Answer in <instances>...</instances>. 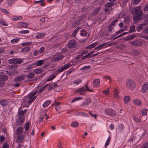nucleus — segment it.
Wrapping results in <instances>:
<instances>
[{
	"label": "nucleus",
	"mask_w": 148,
	"mask_h": 148,
	"mask_svg": "<svg viewBox=\"0 0 148 148\" xmlns=\"http://www.w3.org/2000/svg\"><path fill=\"white\" fill-rule=\"evenodd\" d=\"M37 92V90L34 92H32L29 94L27 96L26 100L28 103H31L33 102L37 97V96H35Z\"/></svg>",
	"instance_id": "f257e3e1"
},
{
	"label": "nucleus",
	"mask_w": 148,
	"mask_h": 148,
	"mask_svg": "<svg viewBox=\"0 0 148 148\" xmlns=\"http://www.w3.org/2000/svg\"><path fill=\"white\" fill-rule=\"evenodd\" d=\"M77 46L76 41L74 40L70 41L68 43V47L70 49V51L72 52L76 50V47Z\"/></svg>",
	"instance_id": "f03ea898"
},
{
	"label": "nucleus",
	"mask_w": 148,
	"mask_h": 148,
	"mask_svg": "<svg viewBox=\"0 0 148 148\" xmlns=\"http://www.w3.org/2000/svg\"><path fill=\"white\" fill-rule=\"evenodd\" d=\"M86 90L90 92H92L93 91L90 90L88 87V84H86L84 86L79 88L76 91V92L79 93V95H81L83 94V93L85 92Z\"/></svg>",
	"instance_id": "7ed1b4c3"
},
{
	"label": "nucleus",
	"mask_w": 148,
	"mask_h": 148,
	"mask_svg": "<svg viewBox=\"0 0 148 148\" xmlns=\"http://www.w3.org/2000/svg\"><path fill=\"white\" fill-rule=\"evenodd\" d=\"M132 14L134 15L140 14L142 15V11L141 10V8L138 6L136 8H134L132 9Z\"/></svg>",
	"instance_id": "20e7f679"
},
{
	"label": "nucleus",
	"mask_w": 148,
	"mask_h": 148,
	"mask_svg": "<svg viewBox=\"0 0 148 148\" xmlns=\"http://www.w3.org/2000/svg\"><path fill=\"white\" fill-rule=\"evenodd\" d=\"M105 112L107 114L112 116H115L116 114V112L114 110L110 108L106 109Z\"/></svg>",
	"instance_id": "39448f33"
},
{
	"label": "nucleus",
	"mask_w": 148,
	"mask_h": 148,
	"mask_svg": "<svg viewBox=\"0 0 148 148\" xmlns=\"http://www.w3.org/2000/svg\"><path fill=\"white\" fill-rule=\"evenodd\" d=\"M70 66V64H67L64 65L63 66L57 70V71L58 73L62 72L64 70L67 69Z\"/></svg>",
	"instance_id": "423d86ee"
},
{
	"label": "nucleus",
	"mask_w": 148,
	"mask_h": 148,
	"mask_svg": "<svg viewBox=\"0 0 148 148\" xmlns=\"http://www.w3.org/2000/svg\"><path fill=\"white\" fill-rule=\"evenodd\" d=\"M148 90V82H146L143 84L141 90L143 93L146 92Z\"/></svg>",
	"instance_id": "0eeeda50"
},
{
	"label": "nucleus",
	"mask_w": 148,
	"mask_h": 148,
	"mask_svg": "<svg viewBox=\"0 0 148 148\" xmlns=\"http://www.w3.org/2000/svg\"><path fill=\"white\" fill-rule=\"evenodd\" d=\"M27 110H25L23 111H19L18 112V115L19 118H23L24 119V115L26 113Z\"/></svg>",
	"instance_id": "6e6552de"
},
{
	"label": "nucleus",
	"mask_w": 148,
	"mask_h": 148,
	"mask_svg": "<svg viewBox=\"0 0 148 148\" xmlns=\"http://www.w3.org/2000/svg\"><path fill=\"white\" fill-rule=\"evenodd\" d=\"M25 77V75H23L20 76L18 77L15 78L14 79V81L16 82H18L23 80Z\"/></svg>",
	"instance_id": "1a4fd4ad"
},
{
	"label": "nucleus",
	"mask_w": 148,
	"mask_h": 148,
	"mask_svg": "<svg viewBox=\"0 0 148 148\" xmlns=\"http://www.w3.org/2000/svg\"><path fill=\"white\" fill-rule=\"evenodd\" d=\"M44 61V60H39L34 62V64L36 66H40L43 64Z\"/></svg>",
	"instance_id": "9d476101"
},
{
	"label": "nucleus",
	"mask_w": 148,
	"mask_h": 148,
	"mask_svg": "<svg viewBox=\"0 0 148 148\" xmlns=\"http://www.w3.org/2000/svg\"><path fill=\"white\" fill-rule=\"evenodd\" d=\"M130 44L134 46H139L142 45V42L141 41L135 40L132 41L130 42Z\"/></svg>",
	"instance_id": "9b49d317"
},
{
	"label": "nucleus",
	"mask_w": 148,
	"mask_h": 148,
	"mask_svg": "<svg viewBox=\"0 0 148 148\" xmlns=\"http://www.w3.org/2000/svg\"><path fill=\"white\" fill-rule=\"evenodd\" d=\"M132 118L134 121L140 122L141 121V119L142 118V117L141 116H140L138 118V116L135 114L133 115Z\"/></svg>",
	"instance_id": "f8f14e48"
},
{
	"label": "nucleus",
	"mask_w": 148,
	"mask_h": 148,
	"mask_svg": "<svg viewBox=\"0 0 148 148\" xmlns=\"http://www.w3.org/2000/svg\"><path fill=\"white\" fill-rule=\"evenodd\" d=\"M24 119L23 118H19L16 122V125L17 126L21 125L22 124L24 123Z\"/></svg>",
	"instance_id": "ddd939ff"
},
{
	"label": "nucleus",
	"mask_w": 148,
	"mask_h": 148,
	"mask_svg": "<svg viewBox=\"0 0 148 148\" xmlns=\"http://www.w3.org/2000/svg\"><path fill=\"white\" fill-rule=\"evenodd\" d=\"M92 84L95 87H98L100 85V81L99 79H94L92 82Z\"/></svg>",
	"instance_id": "4468645a"
},
{
	"label": "nucleus",
	"mask_w": 148,
	"mask_h": 148,
	"mask_svg": "<svg viewBox=\"0 0 148 148\" xmlns=\"http://www.w3.org/2000/svg\"><path fill=\"white\" fill-rule=\"evenodd\" d=\"M91 102V100L90 99L88 98L86 99L83 103L81 105L82 106H86L87 105H88L89 104H90Z\"/></svg>",
	"instance_id": "2eb2a0df"
},
{
	"label": "nucleus",
	"mask_w": 148,
	"mask_h": 148,
	"mask_svg": "<svg viewBox=\"0 0 148 148\" xmlns=\"http://www.w3.org/2000/svg\"><path fill=\"white\" fill-rule=\"evenodd\" d=\"M8 103V101L5 99H3L0 101V104L3 106L7 105Z\"/></svg>",
	"instance_id": "dca6fc26"
},
{
	"label": "nucleus",
	"mask_w": 148,
	"mask_h": 148,
	"mask_svg": "<svg viewBox=\"0 0 148 148\" xmlns=\"http://www.w3.org/2000/svg\"><path fill=\"white\" fill-rule=\"evenodd\" d=\"M23 130V127H18L16 132V135H19L22 133Z\"/></svg>",
	"instance_id": "f3484780"
},
{
	"label": "nucleus",
	"mask_w": 148,
	"mask_h": 148,
	"mask_svg": "<svg viewBox=\"0 0 148 148\" xmlns=\"http://www.w3.org/2000/svg\"><path fill=\"white\" fill-rule=\"evenodd\" d=\"M136 86V84L133 80H130V89H134Z\"/></svg>",
	"instance_id": "a211bd4d"
},
{
	"label": "nucleus",
	"mask_w": 148,
	"mask_h": 148,
	"mask_svg": "<svg viewBox=\"0 0 148 148\" xmlns=\"http://www.w3.org/2000/svg\"><path fill=\"white\" fill-rule=\"evenodd\" d=\"M46 34L44 33H39L36 36L37 39L41 38L44 37L45 35Z\"/></svg>",
	"instance_id": "6ab92c4d"
},
{
	"label": "nucleus",
	"mask_w": 148,
	"mask_h": 148,
	"mask_svg": "<svg viewBox=\"0 0 148 148\" xmlns=\"http://www.w3.org/2000/svg\"><path fill=\"white\" fill-rule=\"evenodd\" d=\"M30 47H27L22 49L21 52L22 53L28 52L30 51Z\"/></svg>",
	"instance_id": "aec40b11"
},
{
	"label": "nucleus",
	"mask_w": 148,
	"mask_h": 148,
	"mask_svg": "<svg viewBox=\"0 0 148 148\" xmlns=\"http://www.w3.org/2000/svg\"><path fill=\"white\" fill-rule=\"evenodd\" d=\"M114 5V3L112 2H109L107 3L105 5L106 8H110Z\"/></svg>",
	"instance_id": "412c9836"
},
{
	"label": "nucleus",
	"mask_w": 148,
	"mask_h": 148,
	"mask_svg": "<svg viewBox=\"0 0 148 148\" xmlns=\"http://www.w3.org/2000/svg\"><path fill=\"white\" fill-rule=\"evenodd\" d=\"M19 26L22 28H26L28 26V24L25 22L21 23H20Z\"/></svg>",
	"instance_id": "4be33fe9"
},
{
	"label": "nucleus",
	"mask_w": 148,
	"mask_h": 148,
	"mask_svg": "<svg viewBox=\"0 0 148 148\" xmlns=\"http://www.w3.org/2000/svg\"><path fill=\"white\" fill-rule=\"evenodd\" d=\"M43 72V70L42 69H37L34 70V72L35 73L40 74L42 73Z\"/></svg>",
	"instance_id": "5701e85b"
},
{
	"label": "nucleus",
	"mask_w": 148,
	"mask_h": 148,
	"mask_svg": "<svg viewBox=\"0 0 148 148\" xmlns=\"http://www.w3.org/2000/svg\"><path fill=\"white\" fill-rule=\"evenodd\" d=\"M8 79V77L6 75H0V79L2 81H4L7 80Z\"/></svg>",
	"instance_id": "b1692460"
},
{
	"label": "nucleus",
	"mask_w": 148,
	"mask_h": 148,
	"mask_svg": "<svg viewBox=\"0 0 148 148\" xmlns=\"http://www.w3.org/2000/svg\"><path fill=\"white\" fill-rule=\"evenodd\" d=\"M136 15L134 16L133 17L134 20V21H138L140 20L142 15H140V14Z\"/></svg>",
	"instance_id": "393cba45"
},
{
	"label": "nucleus",
	"mask_w": 148,
	"mask_h": 148,
	"mask_svg": "<svg viewBox=\"0 0 148 148\" xmlns=\"http://www.w3.org/2000/svg\"><path fill=\"white\" fill-rule=\"evenodd\" d=\"M133 102L135 104L138 106H140L142 104L141 101L138 99H134L133 101Z\"/></svg>",
	"instance_id": "a878e982"
},
{
	"label": "nucleus",
	"mask_w": 148,
	"mask_h": 148,
	"mask_svg": "<svg viewBox=\"0 0 148 148\" xmlns=\"http://www.w3.org/2000/svg\"><path fill=\"white\" fill-rule=\"evenodd\" d=\"M99 43L98 42L93 43V44L90 45L87 47L86 48V49H92L98 45Z\"/></svg>",
	"instance_id": "bb28decb"
},
{
	"label": "nucleus",
	"mask_w": 148,
	"mask_h": 148,
	"mask_svg": "<svg viewBox=\"0 0 148 148\" xmlns=\"http://www.w3.org/2000/svg\"><path fill=\"white\" fill-rule=\"evenodd\" d=\"M34 74L33 73L31 72L27 74L26 77L28 79H32L34 78Z\"/></svg>",
	"instance_id": "cd10ccee"
},
{
	"label": "nucleus",
	"mask_w": 148,
	"mask_h": 148,
	"mask_svg": "<svg viewBox=\"0 0 148 148\" xmlns=\"http://www.w3.org/2000/svg\"><path fill=\"white\" fill-rule=\"evenodd\" d=\"M63 56L62 55H58L54 58L55 61H58L60 60L63 58Z\"/></svg>",
	"instance_id": "c85d7f7f"
},
{
	"label": "nucleus",
	"mask_w": 148,
	"mask_h": 148,
	"mask_svg": "<svg viewBox=\"0 0 148 148\" xmlns=\"http://www.w3.org/2000/svg\"><path fill=\"white\" fill-rule=\"evenodd\" d=\"M51 102V100H47L42 105L43 107H46L49 105Z\"/></svg>",
	"instance_id": "c756f323"
},
{
	"label": "nucleus",
	"mask_w": 148,
	"mask_h": 148,
	"mask_svg": "<svg viewBox=\"0 0 148 148\" xmlns=\"http://www.w3.org/2000/svg\"><path fill=\"white\" fill-rule=\"evenodd\" d=\"M125 29V28H124L123 29H121L120 30H119V31H117V32H116L113 35L114 36H115L117 34H120L122 32L124 31Z\"/></svg>",
	"instance_id": "7c9ffc66"
},
{
	"label": "nucleus",
	"mask_w": 148,
	"mask_h": 148,
	"mask_svg": "<svg viewBox=\"0 0 148 148\" xmlns=\"http://www.w3.org/2000/svg\"><path fill=\"white\" fill-rule=\"evenodd\" d=\"M35 66V65L34 64V63L33 64H31L30 65L27 66L26 67V69L29 70L33 68L34 66Z\"/></svg>",
	"instance_id": "2f4dec72"
},
{
	"label": "nucleus",
	"mask_w": 148,
	"mask_h": 148,
	"mask_svg": "<svg viewBox=\"0 0 148 148\" xmlns=\"http://www.w3.org/2000/svg\"><path fill=\"white\" fill-rule=\"evenodd\" d=\"M78 123L76 121L73 122L71 124V126L74 127L78 126Z\"/></svg>",
	"instance_id": "473e14b6"
},
{
	"label": "nucleus",
	"mask_w": 148,
	"mask_h": 148,
	"mask_svg": "<svg viewBox=\"0 0 148 148\" xmlns=\"http://www.w3.org/2000/svg\"><path fill=\"white\" fill-rule=\"evenodd\" d=\"M146 24L145 23L142 24L138 27V30H141L146 26Z\"/></svg>",
	"instance_id": "72a5a7b5"
},
{
	"label": "nucleus",
	"mask_w": 148,
	"mask_h": 148,
	"mask_svg": "<svg viewBox=\"0 0 148 148\" xmlns=\"http://www.w3.org/2000/svg\"><path fill=\"white\" fill-rule=\"evenodd\" d=\"M82 82V79H78L75 80V81L73 82V83L74 84H75L77 85L79 84V83Z\"/></svg>",
	"instance_id": "f704fd0d"
},
{
	"label": "nucleus",
	"mask_w": 148,
	"mask_h": 148,
	"mask_svg": "<svg viewBox=\"0 0 148 148\" xmlns=\"http://www.w3.org/2000/svg\"><path fill=\"white\" fill-rule=\"evenodd\" d=\"M130 101L129 97L128 96H126L125 97L124 101L125 103H128Z\"/></svg>",
	"instance_id": "c9c22d12"
},
{
	"label": "nucleus",
	"mask_w": 148,
	"mask_h": 148,
	"mask_svg": "<svg viewBox=\"0 0 148 148\" xmlns=\"http://www.w3.org/2000/svg\"><path fill=\"white\" fill-rule=\"evenodd\" d=\"M111 140V137L109 136L108 137L106 143L105 144V146L106 148L107 147L108 145L109 144Z\"/></svg>",
	"instance_id": "e433bc0d"
},
{
	"label": "nucleus",
	"mask_w": 148,
	"mask_h": 148,
	"mask_svg": "<svg viewBox=\"0 0 148 148\" xmlns=\"http://www.w3.org/2000/svg\"><path fill=\"white\" fill-rule=\"evenodd\" d=\"M29 31L28 30H22L19 31L18 33L20 34H26L29 33Z\"/></svg>",
	"instance_id": "4c0bfd02"
},
{
	"label": "nucleus",
	"mask_w": 148,
	"mask_h": 148,
	"mask_svg": "<svg viewBox=\"0 0 148 148\" xmlns=\"http://www.w3.org/2000/svg\"><path fill=\"white\" fill-rule=\"evenodd\" d=\"M92 58L91 55H90L89 53L84 56L82 58V59H84L87 58Z\"/></svg>",
	"instance_id": "58836bf2"
},
{
	"label": "nucleus",
	"mask_w": 148,
	"mask_h": 148,
	"mask_svg": "<svg viewBox=\"0 0 148 148\" xmlns=\"http://www.w3.org/2000/svg\"><path fill=\"white\" fill-rule=\"evenodd\" d=\"M147 109H144L142 110L141 111L142 115L143 116L146 115L147 114Z\"/></svg>",
	"instance_id": "ea45409f"
},
{
	"label": "nucleus",
	"mask_w": 148,
	"mask_h": 148,
	"mask_svg": "<svg viewBox=\"0 0 148 148\" xmlns=\"http://www.w3.org/2000/svg\"><path fill=\"white\" fill-rule=\"evenodd\" d=\"M25 138V136L23 135H21L18 136V138L20 141L23 140Z\"/></svg>",
	"instance_id": "a19ab883"
},
{
	"label": "nucleus",
	"mask_w": 148,
	"mask_h": 148,
	"mask_svg": "<svg viewBox=\"0 0 148 148\" xmlns=\"http://www.w3.org/2000/svg\"><path fill=\"white\" fill-rule=\"evenodd\" d=\"M81 34L83 36H85L86 35V31L84 29L81 30Z\"/></svg>",
	"instance_id": "79ce46f5"
},
{
	"label": "nucleus",
	"mask_w": 148,
	"mask_h": 148,
	"mask_svg": "<svg viewBox=\"0 0 148 148\" xmlns=\"http://www.w3.org/2000/svg\"><path fill=\"white\" fill-rule=\"evenodd\" d=\"M20 40L18 39H14L12 40L11 41V42L12 43H17Z\"/></svg>",
	"instance_id": "37998d69"
},
{
	"label": "nucleus",
	"mask_w": 148,
	"mask_h": 148,
	"mask_svg": "<svg viewBox=\"0 0 148 148\" xmlns=\"http://www.w3.org/2000/svg\"><path fill=\"white\" fill-rule=\"evenodd\" d=\"M14 2V0H8V4L9 6L11 5Z\"/></svg>",
	"instance_id": "c03bdc74"
},
{
	"label": "nucleus",
	"mask_w": 148,
	"mask_h": 148,
	"mask_svg": "<svg viewBox=\"0 0 148 148\" xmlns=\"http://www.w3.org/2000/svg\"><path fill=\"white\" fill-rule=\"evenodd\" d=\"M22 62V61L21 59H15V64H20Z\"/></svg>",
	"instance_id": "a18cd8bd"
},
{
	"label": "nucleus",
	"mask_w": 148,
	"mask_h": 148,
	"mask_svg": "<svg viewBox=\"0 0 148 148\" xmlns=\"http://www.w3.org/2000/svg\"><path fill=\"white\" fill-rule=\"evenodd\" d=\"M45 50V48L44 47H41L38 51L39 53L40 54L42 53Z\"/></svg>",
	"instance_id": "49530a36"
},
{
	"label": "nucleus",
	"mask_w": 148,
	"mask_h": 148,
	"mask_svg": "<svg viewBox=\"0 0 148 148\" xmlns=\"http://www.w3.org/2000/svg\"><path fill=\"white\" fill-rule=\"evenodd\" d=\"M29 122L26 123L25 126V130H28L29 127Z\"/></svg>",
	"instance_id": "de8ad7c7"
},
{
	"label": "nucleus",
	"mask_w": 148,
	"mask_h": 148,
	"mask_svg": "<svg viewBox=\"0 0 148 148\" xmlns=\"http://www.w3.org/2000/svg\"><path fill=\"white\" fill-rule=\"evenodd\" d=\"M114 92L115 93L114 94V96L115 98H117L118 96V93H119V91L118 90L115 89L114 90Z\"/></svg>",
	"instance_id": "09e8293b"
},
{
	"label": "nucleus",
	"mask_w": 148,
	"mask_h": 148,
	"mask_svg": "<svg viewBox=\"0 0 148 148\" xmlns=\"http://www.w3.org/2000/svg\"><path fill=\"white\" fill-rule=\"evenodd\" d=\"M107 43H103L100 45H99V46H98L97 47V48H99V49H101L102 48V47L104 46Z\"/></svg>",
	"instance_id": "8fccbe9b"
},
{
	"label": "nucleus",
	"mask_w": 148,
	"mask_h": 148,
	"mask_svg": "<svg viewBox=\"0 0 148 148\" xmlns=\"http://www.w3.org/2000/svg\"><path fill=\"white\" fill-rule=\"evenodd\" d=\"M148 142L145 143L143 145L141 148H148Z\"/></svg>",
	"instance_id": "3c124183"
},
{
	"label": "nucleus",
	"mask_w": 148,
	"mask_h": 148,
	"mask_svg": "<svg viewBox=\"0 0 148 148\" xmlns=\"http://www.w3.org/2000/svg\"><path fill=\"white\" fill-rule=\"evenodd\" d=\"M0 23L1 24L5 26H8V25L5 23V21L3 20H0Z\"/></svg>",
	"instance_id": "603ef678"
},
{
	"label": "nucleus",
	"mask_w": 148,
	"mask_h": 148,
	"mask_svg": "<svg viewBox=\"0 0 148 148\" xmlns=\"http://www.w3.org/2000/svg\"><path fill=\"white\" fill-rule=\"evenodd\" d=\"M32 43L31 42H27L22 43V45L23 46L30 45H31Z\"/></svg>",
	"instance_id": "864d4df0"
},
{
	"label": "nucleus",
	"mask_w": 148,
	"mask_h": 148,
	"mask_svg": "<svg viewBox=\"0 0 148 148\" xmlns=\"http://www.w3.org/2000/svg\"><path fill=\"white\" fill-rule=\"evenodd\" d=\"M62 144V143L60 141H59L57 144V146L59 148H62L63 147L61 146Z\"/></svg>",
	"instance_id": "5fc2aeb1"
},
{
	"label": "nucleus",
	"mask_w": 148,
	"mask_h": 148,
	"mask_svg": "<svg viewBox=\"0 0 148 148\" xmlns=\"http://www.w3.org/2000/svg\"><path fill=\"white\" fill-rule=\"evenodd\" d=\"M5 74L12 75L13 74V72L11 71H6Z\"/></svg>",
	"instance_id": "6e6d98bb"
},
{
	"label": "nucleus",
	"mask_w": 148,
	"mask_h": 148,
	"mask_svg": "<svg viewBox=\"0 0 148 148\" xmlns=\"http://www.w3.org/2000/svg\"><path fill=\"white\" fill-rule=\"evenodd\" d=\"M82 98L81 97H76L75 99H73L71 101V103H73L76 100H79L80 99H82Z\"/></svg>",
	"instance_id": "4d7b16f0"
},
{
	"label": "nucleus",
	"mask_w": 148,
	"mask_h": 148,
	"mask_svg": "<svg viewBox=\"0 0 148 148\" xmlns=\"http://www.w3.org/2000/svg\"><path fill=\"white\" fill-rule=\"evenodd\" d=\"M39 53L38 50H34L33 53V55L34 56H36L39 54Z\"/></svg>",
	"instance_id": "13d9d810"
},
{
	"label": "nucleus",
	"mask_w": 148,
	"mask_h": 148,
	"mask_svg": "<svg viewBox=\"0 0 148 148\" xmlns=\"http://www.w3.org/2000/svg\"><path fill=\"white\" fill-rule=\"evenodd\" d=\"M5 82L3 81L0 79V87H3L5 84Z\"/></svg>",
	"instance_id": "bf43d9fd"
},
{
	"label": "nucleus",
	"mask_w": 148,
	"mask_h": 148,
	"mask_svg": "<svg viewBox=\"0 0 148 148\" xmlns=\"http://www.w3.org/2000/svg\"><path fill=\"white\" fill-rule=\"evenodd\" d=\"M15 59H10L9 60V62L10 63H14L15 64Z\"/></svg>",
	"instance_id": "052dcab7"
},
{
	"label": "nucleus",
	"mask_w": 148,
	"mask_h": 148,
	"mask_svg": "<svg viewBox=\"0 0 148 148\" xmlns=\"http://www.w3.org/2000/svg\"><path fill=\"white\" fill-rule=\"evenodd\" d=\"M123 129L124 126L122 124H121V125H120L119 126V130L120 131H121Z\"/></svg>",
	"instance_id": "680f3d73"
},
{
	"label": "nucleus",
	"mask_w": 148,
	"mask_h": 148,
	"mask_svg": "<svg viewBox=\"0 0 148 148\" xmlns=\"http://www.w3.org/2000/svg\"><path fill=\"white\" fill-rule=\"evenodd\" d=\"M114 28L113 26L111 25H110L108 29V30L109 32L111 31Z\"/></svg>",
	"instance_id": "e2e57ef3"
},
{
	"label": "nucleus",
	"mask_w": 148,
	"mask_h": 148,
	"mask_svg": "<svg viewBox=\"0 0 148 148\" xmlns=\"http://www.w3.org/2000/svg\"><path fill=\"white\" fill-rule=\"evenodd\" d=\"M45 90L44 88V87H42L40 88L39 90L38 91V93L39 94L40 93H41V92H42L43 90Z\"/></svg>",
	"instance_id": "0e129e2a"
},
{
	"label": "nucleus",
	"mask_w": 148,
	"mask_h": 148,
	"mask_svg": "<svg viewBox=\"0 0 148 148\" xmlns=\"http://www.w3.org/2000/svg\"><path fill=\"white\" fill-rule=\"evenodd\" d=\"M5 137L3 136H0V142H2L5 139Z\"/></svg>",
	"instance_id": "69168bd1"
},
{
	"label": "nucleus",
	"mask_w": 148,
	"mask_h": 148,
	"mask_svg": "<svg viewBox=\"0 0 148 148\" xmlns=\"http://www.w3.org/2000/svg\"><path fill=\"white\" fill-rule=\"evenodd\" d=\"M68 50L66 48H64L62 50V53H65L67 52Z\"/></svg>",
	"instance_id": "338daca9"
},
{
	"label": "nucleus",
	"mask_w": 148,
	"mask_h": 148,
	"mask_svg": "<svg viewBox=\"0 0 148 148\" xmlns=\"http://www.w3.org/2000/svg\"><path fill=\"white\" fill-rule=\"evenodd\" d=\"M9 145L7 143H5L3 145L2 148H9Z\"/></svg>",
	"instance_id": "774afa93"
}]
</instances>
